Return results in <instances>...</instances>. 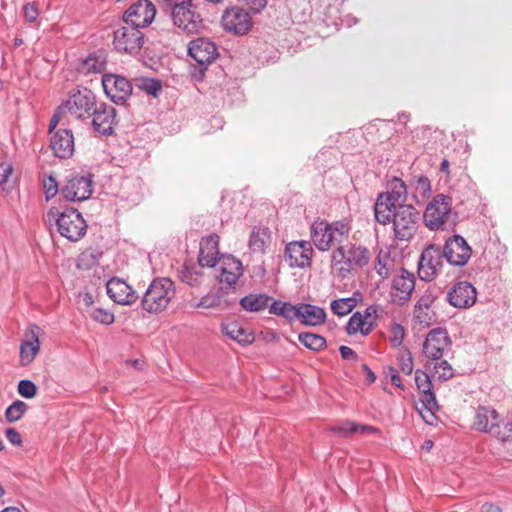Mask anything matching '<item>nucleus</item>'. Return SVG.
<instances>
[{
    "label": "nucleus",
    "mask_w": 512,
    "mask_h": 512,
    "mask_svg": "<svg viewBox=\"0 0 512 512\" xmlns=\"http://www.w3.org/2000/svg\"><path fill=\"white\" fill-rule=\"evenodd\" d=\"M370 261L369 250L361 245L344 242L331 254V268L340 279L347 278L356 268L366 266Z\"/></svg>",
    "instance_id": "obj_1"
},
{
    "label": "nucleus",
    "mask_w": 512,
    "mask_h": 512,
    "mask_svg": "<svg viewBox=\"0 0 512 512\" xmlns=\"http://www.w3.org/2000/svg\"><path fill=\"white\" fill-rule=\"evenodd\" d=\"M349 230L342 221L328 222L318 218L310 227V236L314 246L325 252L333 246L340 247L344 242H348Z\"/></svg>",
    "instance_id": "obj_2"
},
{
    "label": "nucleus",
    "mask_w": 512,
    "mask_h": 512,
    "mask_svg": "<svg viewBox=\"0 0 512 512\" xmlns=\"http://www.w3.org/2000/svg\"><path fill=\"white\" fill-rule=\"evenodd\" d=\"M407 200L406 184L399 178H393L388 183V190L377 196L374 204L375 219L379 224L387 225L391 222L392 211L405 204Z\"/></svg>",
    "instance_id": "obj_3"
},
{
    "label": "nucleus",
    "mask_w": 512,
    "mask_h": 512,
    "mask_svg": "<svg viewBox=\"0 0 512 512\" xmlns=\"http://www.w3.org/2000/svg\"><path fill=\"white\" fill-rule=\"evenodd\" d=\"M48 221H54L59 234L71 242H77L87 232V224L81 213L75 208L65 209L60 212L52 207L47 213Z\"/></svg>",
    "instance_id": "obj_4"
},
{
    "label": "nucleus",
    "mask_w": 512,
    "mask_h": 512,
    "mask_svg": "<svg viewBox=\"0 0 512 512\" xmlns=\"http://www.w3.org/2000/svg\"><path fill=\"white\" fill-rule=\"evenodd\" d=\"M174 295V283L170 279L156 278L146 289L141 306L149 313H159L168 307Z\"/></svg>",
    "instance_id": "obj_5"
},
{
    "label": "nucleus",
    "mask_w": 512,
    "mask_h": 512,
    "mask_svg": "<svg viewBox=\"0 0 512 512\" xmlns=\"http://www.w3.org/2000/svg\"><path fill=\"white\" fill-rule=\"evenodd\" d=\"M63 108H58L49 122L50 147L58 158L67 159L74 153V136L70 129H56L62 117Z\"/></svg>",
    "instance_id": "obj_6"
},
{
    "label": "nucleus",
    "mask_w": 512,
    "mask_h": 512,
    "mask_svg": "<svg viewBox=\"0 0 512 512\" xmlns=\"http://www.w3.org/2000/svg\"><path fill=\"white\" fill-rule=\"evenodd\" d=\"M452 212V199L444 194H437L427 204L423 214L425 226L431 230H443Z\"/></svg>",
    "instance_id": "obj_7"
},
{
    "label": "nucleus",
    "mask_w": 512,
    "mask_h": 512,
    "mask_svg": "<svg viewBox=\"0 0 512 512\" xmlns=\"http://www.w3.org/2000/svg\"><path fill=\"white\" fill-rule=\"evenodd\" d=\"M395 238L399 241H409L416 234L419 227V212L410 206H400L392 211L391 222Z\"/></svg>",
    "instance_id": "obj_8"
},
{
    "label": "nucleus",
    "mask_w": 512,
    "mask_h": 512,
    "mask_svg": "<svg viewBox=\"0 0 512 512\" xmlns=\"http://www.w3.org/2000/svg\"><path fill=\"white\" fill-rule=\"evenodd\" d=\"M170 18L173 25L187 35L197 34L203 28V18L194 1L170 11Z\"/></svg>",
    "instance_id": "obj_9"
},
{
    "label": "nucleus",
    "mask_w": 512,
    "mask_h": 512,
    "mask_svg": "<svg viewBox=\"0 0 512 512\" xmlns=\"http://www.w3.org/2000/svg\"><path fill=\"white\" fill-rule=\"evenodd\" d=\"M64 199L81 202L90 198L93 193V180L90 174H72L66 178L60 189Z\"/></svg>",
    "instance_id": "obj_10"
},
{
    "label": "nucleus",
    "mask_w": 512,
    "mask_h": 512,
    "mask_svg": "<svg viewBox=\"0 0 512 512\" xmlns=\"http://www.w3.org/2000/svg\"><path fill=\"white\" fill-rule=\"evenodd\" d=\"M144 44L143 33L134 26L125 25L114 31L113 45L118 52L137 54Z\"/></svg>",
    "instance_id": "obj_11"
},
{
    "label": "nucleus",
    "mask_w": 512,
    "mask_h": 512,
    "mask_svg": "<svg viewBox=\"0 0 512 512\" xmlns=\"http://www.w3.org/2000/svg\"><path fill=\"white\" fill-rule=\"evenodd\" d=\"M443 250L437 245L426 247L418 264V275L422 280L431 281L441 271L444 262Z\"/></svg>",
    "instance_id": "obj_12"
},
{
    "label": "nucleus",
    "mask_w": 512,
    "mask_h": 512,
    "mask_svg": "<svg viewBox=\"0 0 512 512\" xmlns=\"http://www.w3.org/2000/svg\"><path fill=\"white\" fill-rule=\"evenodd\" d=\"M97 105L98 103L93 92L89 89H84L73 94L68 99L65 106L62 107V115L68 110L75 118L88 119L91 117Z\"/></svg>",
    "instance_id": "obj_13"
},
{
    "label": "nucleus",
    "mask_w": 512,
    "mask_h": 512,
    "mask_svg": "<svg viewBox=\"0 0 512 512\" xmlns=\"http://www.w3.org/2000/svg\"><path fill=\"white\" fill-rule=\"evenodd\" d=\"M415 382L421 393L420 401L423 408L420 413L427 423H431L429 418H434V412L438 410L437 400L432 391L433 384L428 374L419 369L415 371Z\"/></svg>",
    "instance_id": "obj_14"
},
{
    "label": "nucleus",
    "mask_w": 512,
    "mask_h": 512,
    "mask_svg": "<svg viewBox=\"0 0 512 512\" xmlns=\"http://www.w3.org/2000/svg\"><path fill=\"white\" fill-rule=\"evenodd\" d=\"M221 24L225 31L235 35H245L252 27L250 15L237 6L228 7L221 17Z\"/></svg>",
    "instance_id": "obj_15"
},
{
    "label": "nucleus",
    "mask_w": 512,
    "mask_h": 512,
    "mask_svg": "<svg viewBox=\"0 0 512 512\" xmlns=\"http://www.w3.org/2000/svg\"><path fill=\"white\" fill-rule=\"evenodd\" d=\"M156 15V8L149 0H138L131 5L123 15L125 24L139 29L152 23Z\"/></svg>",
    "instance_id": "obj_16"
},
{
    "label": "nucleus",
    "mask_w": 512,
    "mask_h": 512,
    "mask_svg": "<svg viewBox=\"0 0 512 512\" xmlns=\"http://www.w3.org/2000/svg\"><path fill=\"white\" fill-rule=\"evenodd\" d=\"M102 86L105 94L116 104L124 103L133 89L127 78L116 74H104Z\"/></svg>",
    "instance_id": "obj_17"
},
{
    "label": "nucleus",
    "mask_w": 512,
    "mask_h": 512,
    "mask_svg": "<svg viewBox=\"0 0 512 512\" xmlns=\"http://www.w3.org/2000/svg\"><path fill=\"white\" fill-rule=\"evenodd\" d=\"M313 248L309 241H292L284 251V259L291 268L310 267L312 263Z\"/></svg>",
    "instance_id": "obj_18"
},
{
    "label": "nucleus",
    "mask_w": 512,
    "mask_h": 512,
    "mask_svg": "<svg viewBox=\"0 0 512 512\" xmlns=\"http://www.w3.org/2000/svg\"><path fill=\"white\" fill-rule=\"evenodd\" d=\"M442 250L447 262L454 266H464L472 253L470 246L460 235L447 239Z\"/></svg>",
    "instance_id": "obj_19"
},
{
    "label": "nucleus",
    "mask_w": 512,
    "mask_h": 512,
    "mask_svg": "<svg viewBox=\"0 0 512 512\" xmlns=\"http://www.w3.org/2000/svg\"><path fill=\"white\" fill-rule=\"evenodd\" d=\"M90 118H92L91 125L95 132L105 136L113 134L117 123L116 109L113 106L103 102L98 103Z\"/></svg>",
    "instance_id": "obj_20"
},
{
    "label": "nucleus",
    "mask_w": 512,
    "mask_h": 512,
    "mask_svg": "<svg viewBox=\"0 0 512 512\" xmlns=\"http://www.w3.org/2000/svg\"><path fill=\"white\" fill-rule=\"evenodd\" d=\"M188 55L201 67H206L218 57V49L214 42L208 38H197L188 44Z\"/></svg>",
    "instance_id": "obj_21"
},
{
    "label": "nucleus",
    "mask_w": 512,
    "mask_h": 512,
    "mask_svg": "<svg viewBox=\"0 0 512 512\" xmlns=\"http://www.w3.org/2000/svg\"><path fill=\"white\" fill-rule=\"evenodd\" d=\"M448 303L460 309L472 307L477 299L475 287L466 281L456 283L447 293Z\"/></svg>",
    "instance_id": "obj_22"
},
{
    "label": "nucleus",
    "mask_w": 512,
    "mask_h": 512,
    "mask_svg": "<svg viewBox=\"0 0 512 512\" xmlns=\"http://www.w3.org/2000/svg\"><path fill=\"white\" fill-rule=\"evenodd\" d=\"M415 288V276L413 273L402 269L399 275L393 277L391 297L397 304L406 303Z\"/></svg>",
    "instance_id": "obj_23"
},
{
    "label": "nucleus",
    "mask_w": 512,
    "mask_h": 512,
    "mask_svg": "<svg viewBox=\"0 0 512 512\" xmlns=\"http://www.w3.org/2000/svg\"><path fill=\"white\" fill-rule=\"evenodd\" d=\"M108 296L117 304L132 305L139 296L137 292L124 280L113 277L106 284Z\"/></svg>",
    "instance_id": "obj_24"
},
{
    "label": "nucleus",
    "mask_w": 512,
    "mask_h": 512,
    "mask_svg": "<svg viewBox=\"0 0 512 512\" xmlns=\"http://www.w3.org/2000/svg\"><path fill=\"white\" fill-rule=\"evenodd\" d=\"M451 341L446 330L436 328L431 330L423 344V352L427 358L433 360L441 359L445 348L450 346Z\"/></svg>",
    "instance_id": "obj_25"
},
{
    "label": "nucleus",
    "mask_w": 512,
    "mask_h": 512,
    "mask_svg": "<svg viewBox=\"0 0 512 512\" xmlns=\"http://www.w3.org/2000/svg\"><path fill=\"white\" fill-rule=\"evenodd\" d=\"M40 328L36 325H31L25 333L24 339L20 344V365L25 367L31 364L40 351L39 341Z\"/></svg>",
    "instance_id": "obj_26"
},
{
    "label": "nucleus",
    "mask_w": 512,
    "mask_h": 512,
    "mask_svg": "<svg viewBox=\"0 0 512 512\" xmlns=\"http://www.w3.org/2000/svg\"><path fill=\"white\" fill-rule=\"evenodd\" d=\"M218 264L220 270L219 282L226 284L228 287H234L243 275L242 262L232 255H223Z\"/></svg>",
    "instance_id": "obj_27"
},
{
    "label": "nucleus",
    "mask_w": 512,
    "mask_h": 512,
    "mask_svg": "<svg viewBox=\"0 0 512 512\" xmlns=\"http://www.w3.org/2000/svg\"><path fill=\"white\" fill-rule=\"evenodd\" d=\"M219 236L216 234L203 238L200 242V252L198 262L202 267H214L221 257H219Z\"/></svg>",
    "instance_id": "obj_28"
},
{
    "label": "nucleus",
    "mask_w": 512,
    "mask_h": 512,
    "mask_svg": "<svg viewBox=\"0 0 512 512\" xmlns=\"http://www.w3.org/2000/svg\"><path fill=\"white\" fill-rule=\"evenodd\" d=\"M499 422H501L500 415L494 408L479 406L475 412L473 427L479 432L491 434Z\"/></svg>",
    "instance_id": "obj_29"
},
{
    "label": "nucleus",
    "mask_w": 512,
    "mask_h": 512,
    "mask_svg": "<svg viewBox=\"0 0 512 512\" xmlns=\"http://www.w3.org/2000/svg\"><path fill=\"white\" fill-rule=\"evenodd\" d=\"M306 326H318L325 322L326 312L323 308L306 303L298 304L297 319Z\"/></svg>",
    "instance_id": "obj_30"
},
{
    "label": "nucleus",
    "mask_w": 512,
    "mask_h": 512,
    "mask_svg": "<svg viewBox=\"0 0 512 512\" xmlns=\"http://www.w3.org/2000/svg\"><path fill=\"white\" fill-rule=\"evenodd\" d=\"M107 56L105 51L98 50L84 59L80 66V71L85 74L102 73L105 70Z\"/></svg>",
    "instance_id": "obj_31"
},
{
    "label": "nucleus",
    "mask_w": 512,
    "mask_h": 512,
    "mask_svg": "<svg viewBox=\"0 0 512 512\" xmlns=\"http://www.w3.org/2000/svg\"><path fill=\"white\" fill-rule=\"evenodd\" d=\"M270 242V231L267 227H253L250 238L249 248L255 253H264Z\"/></svg>",
    "instance_id": "obj_32"
},
{
    "label": "nucleus",
    "mask_w": 512,
    "mask_h": 512,
    "mask_svg": "<svg viewBox=\"0 0 512 512\" xmlns=\"http://www.w3.org/2000/svg\"><path fill=\"white\" fill-rule=\"evenodd\" d=\"M271 301L266 294H249L240 300V305L245 311L259 312L270 306Z\"/></svg>",
    "instance_id": "obj_33"
},
{
    "label": "nucleus",
    "mask_w": 512,
    "mask_h": 512,
    "mask_svg": "<svg viewBox=\"0 0 512 512\" xmlns=\"http://www.w3.org/2000/svg\"><path fill=\"white\" fill-rule=\"evenodd\" d=\"M222 332L229 338L240 344H250L254 341V336L248 333L239 323L232 322L222 326Z\"/></svg>",
    "instance_id": "obj_34"
},
{
    "label": "nucleus",
    "mask_w": 512,
    "mask_h": 512,
    "mask_svg": "<svg viewBox=\"0 0 512 512\" xmlns=\"http://www.w3.org/2000/svg\"><path fill=\"white\" fill-rule=\"evenodd\" d=\"M346 330L350 335L356 334L357 332L368 335L373 330V322L366 320L363 314L357 311L350 317Z\"/></svg>",
    "instance_id": "obj_35"
},
{
    "label": "nucleus",
    "mask_w": 512,
    "mask_h": 512,
    "mask_svg": "<svg viewBox=\"0 0 512 512\" xmlns=\"http://www.w3.org/2000/svg\"><path fill=\"white\" fill-rule=\"evenodd\" d=\"M269 312L271 314L284 317L289 321L296 320L298 314V304L293 305L289 302H282L272 299L269 306Z\"/></svg>",
    "instance_id": "obj_36"
},
{
    "label": "nucleus",
    "mask_w": 512,
    "mask_h": 512,
    "mask_svg": "<svg viewBox=\"0 0 512 512\" xmlns=\"http://www.w3.org/2000/svg\"><path fill=\"white\" fill-rule=\"evenodd\" d=\"M357 296L360 294L354 293L352 297L333 300L330 304L331 311L339 317L350 314L357 305Z\"/></svg>",
    "instance_id": "obj_37"
},
{
    "label": "nucleus",
    "mask_w": 512,
    "mask_h": 512,
    "mask_svg": "<svg viewBox=\"0 0 512 512\" xmlns=\"http://www.w3.org/2000/svg\"><path fill=\"white\" fill-rule=\"evenodd\" d=\"M298 340L306 348L315 352L323 350L327 345L326 339L323 336L311 332L300 333Z\"/></svg>",
    "instance_id": "obj_38"
},
{
    "label": "nucleus",
    "mask_w": 512,
    "mask_h": 512,
    "mask_svg": "<svg viewBox=\"0 0 512 512\" xmlns=\"http://www.w3.org/2000/svg\"><path fill=\"white\" fill-rule=\"evenodd\" d=\"M136 86L141 90L151 95L153 97H157L162 91V83L158 79L154 78H140L137 79Z\"/></svg>",
    "instance_id": "obj_39"
},
{
    "label": "nucleus",
    "mask_w": 512,
    "mask_h": 512,
    "mask_svg": "<svg viewBox=\"0 0 512 512\" xmlns=\"http://www.w3.org/2000/svg\"><path fill=\"white\" fill-rule=\"evenodd\" d=\"M27 409L28 406L25 402L21 400L14 401L5 411L6 420L10 423L20 420Z\"/></svg>",
    "instance_id": "obj_40"
},
{
    "label": "nucleus",
    "mask_w": 512,
    "mask_h": 512,
    "mask_svg": "<svg viewBox=\"0 0 512 512\" xmlns=\"http://www.w3.org/2000/svg\"><path fill=\"white\" fill-rule=\"evenodd\" d=\"M397 361L401 371L410 375L414 369L413 358L411 352L406 347H401L398 349L397 353Z\"/></svg>",
    "instance_id": "obj_41"
},
{
    "label": "nucleus",
    "mask_w": 512,
    "mask_h": 512,
    "mask_svg": "<svg viewBox=\"0 0 512 512\" xmlns=\"http://www.w3.org/2000/svg\"><path fill=\"white\" fill-rule=\"evenodd\" d=\"M491 435L503 444H512V421L504 423L503 426L499 422Z\"/></svg>",
    "instance_id": "obj_42"
},
{
    "label": "nucleus",
    "mask_w": 512,
    "mask_h": 512,
    "mask_svg": "<svg viewBox=\"0 0 512 512\" xmlns=\"http://www.w3.org/2000/svg\"><path fill=\"white\" fill-rule=\"evenodd\" d=\"M180 279L189 286L196 287L202 282V272L193 268L184 267L180 272Z\"/></svg>",
    "instance_id": "obj_43"
},
{
    "label": "nucleus",
    "mask_w": 512,
    "mask_h": 512,
    "mask_svg": "<svg viewBox=\"0 0 512 512\" xmlns=\"http://www.w3.org/2000/svg\"><path fill=\"white\" fill-rule=\"evenodd\" d=\"M13 165L6 161H0V190L8 191V181L13 173Z\"/></svg>",
    "instance_id": "obj_44"
},
{
    "label": "nucleus",
    "mask_w": 512,
    "mask_h": 512,
    "mask_svg": "<svg viewBox=\"0 0 512 512\" xmlns=\"http://www.w3.org/2000/svg\"><path fill=\"white\" fill-rule=\"evenodd\" d=\"M386 313L385 308L381 305L368 306L362 313L366 320L373 322V327L376 325V321L384 316Z\"/></svg>",
    "instance_id": "obj_45"
},
{
    "label": "nucleus",
    "mask_w": 512,
    "mask_h": 512,
    "mask_svg": "<svg viewBox=\"0 0 512 512\" xmlns=\"http://www.w3.org/2000/svg\"><path fill=\"white\" fill-rule=\"evenodd\" d=\"M90 316L97 322L109 325L114 322V314L106 309L95 308Z\"/></svg>",
    "instance_id": "obj_46"
},
{
    "label": "nucleus",
    "mask_w": 512,
    "mask_h": 512,
    "mask_svg": "<svg viewBox=\"0 0 512 512\" xmlns=\"http://www.w3.org/2000/svg\"><path fill=\"white\" fill-rule=\"evenodd\" d=\"M18 393L25 398H33L37 394V386L31 380H21L18 383Z\"/></svg>",
    "instance_id": "obj_47"
},
{
    "label": "nucleus",
    "mask_w": 512,
    "mask_h": 512,
    "mask_svg": "<svg viewBox=\"0 0 512 512\" xmlns=\"http://www.w3.org/2000/svg\"><path fill=\"white\" fill-rule=\"evenodd\" d=\"M43 188L46 200L53 198L59 191L58 182L55 177L48 176L43 179Z\"/></svg>",
    "instance_id": "obj_48"
},
{
    "label": "nucleus",
    "mask_w": 512,
    "mask_h": 512,
    "mask_svg": "<svg viewBox=\"0 0 512 512\" xmlns=\"http://www.w3.org/2000/svg\"><path fill=\"white\" fill-rule=\"evenodd\" d=\"M392 337L390 338V343L392 347L401 348V344L405 337V330L400 324H393L391 328Z\"/></svg>",
    "instance_id": "obj_49"
},
{
    "label": "nucleus",
    "mask_w": 512,
    "mask_h": 512,
    "mask_svg": "<svg viewBox=\"0 0 512 512\" xmlns=\"http://www.w3.org/2000/svg\"><path fill=\"white\" fill-rule=\"evenodd\" d=\"M389 263L390 259L388 255L379 254L377 262L375 264V270L381 278H387L389 275Z\"/></svg>",
    "instance_id": "obj_50"
},
{
    "label": "nucleus",
    "mask_w": 512,
    "mask_h": 512,
    "mask_svg": "<svg viewBox=\"0 0 512 512\" xmlns=\"http://www.w3.org/2000/svg\"><path fill=\"white\" fill-rule=\"evenodd\" d=\"M356 423L353 421H346L340 425L331 427V431L342 436L349 437L355 433Z\"/></svg>",
    "instance_id": "obj_51"
},
{
    "label": "nucleus",
    "mask_w": 512,
    "mask_h": 512,
    "mask_svg": "<svg viewBox=\"0 0 512 512\" xmlns=\"http://www.w3.org/2000/svg\"><path fill=\"white\" fill-rule=\"evenodd\" d=\"M221 304V298L218 295L208 294L201 298L197 303V308H216Z\"/></svg>",
    "instance_id": "obj_52"
},
{
    "label": "nucleus",
    "mask_w": 512,
    "mask_h": 512,
    "mask_svg": "<svg viewBox=\"0 0 512 512\" xmlns=\"http://www.w3.org/2000/svg\"><path fill=\"white\" fill-rule=\"evenodd\" d=\"M414 317L419 324L429 326L432 322L433 313L431 309L419 310L415 308Z\"/></svg>",
    "instance_id": "obj_53"
},
{
    "label": "nucleus",
    "mask_w": 512,
    "mask_h": 512,
    "mask_svg": "<svg viewBox=\"0 0 512 512\" xmlns=\"http://www.w3.org/2000/svg\"><path fill=\"white\" fill-rule=\"evenodd\" d=\"M434 368L438 374L439 379L448 380L453 376L452 367L445 360H442L440 363L436 364Z\"/></svg>",
    "instance_id": "obj_54"
},
{
    "label": "nucleus",
    "mask_w": 512,
    "mask_h": 512,
    "mask_svg": "<svg viewBox=\"0 0 512 512\" xmlns=\"http://www.w3.org/2000/svg\"><path fill=\"white\" fill-rule=\"evenodd\" d=\"M101 255L97 250L89 248L81 253L79 262H85V266L89 267L93 265L98 257Z\"/></svg>",
    "instance_id": "obj_55"
},
{
    "label": "nucleus",
    "mask_w": 512,
    "mask_h": 512,
    "mask_svg": "<svg viewBox=\"0 0 512 512\" xmlns=\"http://www.w3.org/2000/svg\"><path fill=\"white\" fill-rule=\"evenodd\" d=\"M23 15L26 21L30 23L35 22L39 16V11L35 3L25 4L23 7Z\"/></svg>",
    "instance_id": "obj_56"
},
{
    "label": "nucleus",
    "mask_w": 512,
    "mask_h": 512,
    "mask_svg": "<svg viewBox=\"0 0 512 512\" xmlns=\"http://www.w3.org/2000/svg\"><path fill=\"white\" fill-rule=\"evenodd\" d=\"M435 299L436 297L431 292L427 291L417 301L415 308H418L419 310L431 309Z\"/></svg>",
    "instance_id": "obj_57"
},
{
    "label": "nucleus",
    "mask_w": 512,
    "mask_h": 512,
    "mask_svg": "<svg viewBox=\"0 0 512 512\" xmlns=\"http://www.w3.org/2000/svg\"><path fill=\"white\" fill-rule=\"evenodd\" d=\"M416 191L426 196L431 191L430 180L426 176H420L416 181Z\"/></svg>",
    "instance_id": "obj_58"
},
{
    "label": "nucleus",
    "mask_w": 512,
    "mask_h": 512,
    "mask_svg": "<svg viewBox=\"0 0 512 512\" xmlns=\"http://www.w3.org/2000/svg\"><path fill=\"white\" fill-rule=\"evenodd\" d=\"M385 374H386V377H389L390 378V381L391 383L398 387V388H401V389H404V386L402 384V380L399 376V373L397 371L396 368L392 367V366H389L386 370H385Z\"/></svg>",
    "instance_id": "obj_59"
},
{
    "label": "nucleus",
    "mask_w": 512,
    "mask_h": 512,
    "mask_svg": "<svg viewBox=\"0 0 512 512\" xmlns=\"http://www.w3.org/2000/svg\"><path fill=\"white\" fill-rule=\"evenodd\" d=\"M5 436L7 440L15 446H20L22 444L21 435L15 428L6 429Z\"/></svg>",
    "instance_id": "obj_60"
},
{
    "label": "nucleus",
    "mask_w": 512,
    "mask_h": 512,
    "mask_svg": "<svg viewBox=\"0 0 512 512\" xmlns=\"http://www.w3.org/2000/svg\"><path fill=\"white\" fill-rule=\"evenodd\" d=\"M339 352L341 354V357L345 360L356 361L358 359V355L356 354V352L348 346H340Z\"/></svg>",
    "instance_id": "obj_61"
},
{
    "label": "nucleus",
    "mask_w": 512,
    "mask_h": 512,
    "mask_svg": "<svg viewBox=\"0 0 512 512\" xmlns=\"http://www.w3.org/2000/svg\"><path fill=\"white\" fill-rule=\"evenodd\" d=\"M379 430L373 426L370 425H362L356 423L355 433H378Z\"/></svg>",
    "instance_id": "obj_62"
},
{
    "label": "nucleus",
    "mask_w": 512,
    "mask_h": 512,
    "mask_svg": "<svg viewBox=\"0 0 512 512\" xmlns=\"http://www.w3.org/2000/svg\"><path fill=\"white\" fill-rule=\"evenodd\" d=\"M481 511L482 512H501V509L492 503H485L481 506Z\"/></svg>",
    "instance_id": "obj_63"
},
{
    "label": "nucleus",
    "mask_w": 512,
    "mask_h": 512,
    "mask_svg": "<svg viewBox=\"0 0 512 512\" xmlns=\"http://www.w3.org/2000/svg\"><path fill=\"white\" fill-rule=\"evenodd\" d=\"M362 369L366 373L368 382L373 383L376 380V376L373 371L366 364L362 365Z\"/></svg>",
    "instance_id": "obj_64"
}]
</instances>
